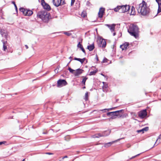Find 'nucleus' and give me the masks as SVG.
Segmentation results:
<instances>
[{"label":"nucleus","instance_id":"f257e3e1","mask_svg":"<svg viewBox=\"0 0 161 161\" xmlns=\"http://www.w3.org/2000/svg\"><path fill=\"white\" fill-rule=\"evenodd\" d=\"M136 8L138 13L143 16L147 15L150 12V9L147 6V3L143 0L136 6Z\"/></svg>","mask_w":161,"mask_h":161},{"label":"nucleus","instance_id":"f03ea898","mask_svg":"<svg viewBox=\"0 0 161 161\" xmlns=\"http://www.w3.org/2000/svg\"><path fill=\"white\" fill-rule=\"evenodd\" d=\"M37 16L38 18L41 19L45 23L48 22L49 19L51 18L50 13L45 10H42L38 12L37 13Z\"/></svg>","mask_w":161,"mask_h":161},{"label":"nucleus","instance_id":"7ed1b4c3","mask_svg":"<svg viewBox=\"0 0 161 161\" xmlns=\"http://www.w3.org/2000/svg\"><path fill=\"white\" fill-rule=\"evenodd\" d=\"M128 31L131 36L136 38L138 36L139 28L136 25H131L128 30Z\"/></svg>","mask_w":161,"mask_h":161},{"label":"nucleus","instance_id":"20e7f679","mask_svg":"<svg viewBox=\"0 0 161 161\" xmlns=\"http://www.w3.org/2000/svg\"><path fill=\"white\" fill-rule=\"evenodd\" d=\"M130 7L129 5H120L117 6L114 9L115 12H118L120 13H124L129 11L130 9Z\"/></svg>","mask_w":161,"mask_h":161},{"label":"nucleus","instance_id":"39448f33","mask_svg":"<svg viewBox=\"0 0 161 161\" xmlns=\"http://www.w3.org/2000/svg\"><path fill=\"white\" fill-rule=\"evenodd\" d=\"M123 109L120 110H118L114 112H109L107 113V115L108 116H111L112 117L109 119V120L111 119H113L116 118V117H115V115H116V114L117 113L119 112H123Z\"/></svg>","mask_w":161,"mask_h":161},{"label":"nucleus","instance_id":"423d86ee","mask_svg":"<svg viewBox=\"0 0 161 161\" xmlns=\"http://www.w3.org/2000/svg\"><path fill=\"white\" fill-rule=\"evenodd\" d=\"M41 5L44 9L47 11H49L51 10V8L50 6L48 4L45 2L44 0H42Z\"/></svg>","mask_w":161,"mask_h":161},{"label":"nucleus","instance_id":"0eeeda50","mask_svg":"<svg viewBox=\"0 0 161 161\" xmlns=\"http://www.w3.org/2000/svg\"><path fill=\"white\" fill-rule=\"evenodd\" d=\"M138 115L139 117L141 119L145 118L147 115L146 109L141 110L138 113Z\"/></svg>","mask_w":161,"mask_h":161},{"label":"nucleus","instance_id":"6e6552de","mask_svg":"<svg viewBox=\"0 0 161 161\" xmlns=\"http://www.w3.org/2000/svg\"><path fill=\"white\" fill-rule=\"evenodd\" d=\"M110 132V131H106L102 133H100L96 134L95 136V137L98 138L100 137L106 136L108 135L109 134Z\"/></svg>","mask_w":161,"mask_h":161},{"label":"nucleus","instance_id":"1a4fd4ad","mask_svg":"<svg viewBox=\"0 0 161 161\" xmlns=\"http://www.w3.org/2000/svg\"><path fill=\"white\" fill-rule=\"evenodd\" d=\"M100 43L99 44L98 46L100 47L105 48L106 45V42L105 40L104 39H100L99 40Z\"/></svg>","mask_w":161,"mask_h":161},{"label":"nucleus","instance_id":"9d476101","mask_svg":"<svg viewBox=\"0 0 161 161\" xmlns=\"http://www.w3.org/2000/svg\"><path fill=\"white\" fill-rule=\"evenodd\" d=\"M105 11V8H101L99 9V11L98 13V17L100 18H102L103 15Z\"/></svg>","mask_w":161,"mask_h":161},{"label":"nucleus","instance_id":"9b49d317","mask_svg":"<svg viewBox=\"0 0 161 161\" xmlns=\"http://www.w3.org/2000/svg\"><path fill=\"white\" fill-rule=\"evenodd\" d=\"M83 71V70L80 69H76L74 73V75L75 76H78L81 74Z\"/></svg>","mask_w":161,"mask_h":161},{"label":"nucleus","instance_id":"f8f14e48","mask_svg":"<svg viewBox=\"0 0 161 161\" xmlns=\"http://www.w3.org/2000/svg\"><path fill=\"white\" fill-rule=\"evenodd\" d=\"M158 4V8L157 11V14L161 12V0H156Z\"/></svg>","mask_w":161,"mask_h":161},{"label":"nucleus","instance_id":"ddd939ff","mask_svg":"<svg viewBox=\"0 0 161 161\" xmlns=\"http://www.w3.org/2000/svg\"><path fill=\"white\" fill-rule=\"evenodd\" d=\"M129 45V43L128 42H126L123 44L121 45L120 46V48H121L122 50H124L127 48Z\"/></svg>","mask_w":161,"mask_h":161},{"label":"nucleus","instance_id":"4468645a","mask_svg":"<svg viewBox=\"0 0 161 161\" xmlns=\"http://www.w3.org/2000/svg\"><path fill=\"white\" fill-rule=\"evenodd\" d=\"M106 26H107L109 29H110V30L111 31V32H112L113 31H114L115 29V25L114 24H112L111 25L107 24L106 25Z\"/></svg>","mask_w":161,"mask_h":161},{"label":"nucleus","instance_id":"2eb2a0df","mask_svg":"<svg viewBox=\"0 0 161 161\" xmlns=\"http://www.w3.org/2000/svg\"><path fill=\"white\" fill-rule=\"evenodd\" d=\"M53 4L56 7L60 5V0H53Z\"/></svg>","mask_w":161,"mask_h":161},{"label":"nucleus","instance_id":"dca6fc26","mask_svg":"<svg viewBox=\"0 0 161 161\" xmlns=\"http://www.w3.org/2000/svg\"><path fill=\"white\" fill-rule=\"evenodd\" d=\"M33 12L32 11L26 9L24 15L31 16L33 14Z\"/></svg>","mask_w":161,"mask_h":161},{"label":"nucleus","instance_id":"f3484780","mask_svg":"<svg viewBox=\"0 0 161 161\" xmlns=\"http://www.w3.org/2000/svg\"><path fill=\"white\" fill-rule=\"evenodd\" d=\"M94 45L93 43L87 46V49L89 51H91L93 50L94 48Z\"/></svg>","mask_w":161,"mask_h":161},{"label":"nucleus","instance_id":"a211bd4d","mask_svg":"<svg viewBox=\"0 0 161 161\" xmlns=\"http://www.w3.org/2000/svg\"><path fill=\"white\" fill-rule=\"evenodd\" d=\"M74 59L76 60H77L80 62L81 64H83L86 59L85 58H84L83 59L75 58Z\"/></svg>","mask_w":161,"mask_h":161},{"label":"nucleus","instance_id":"6ab92c4d","mask_svg":"<svg viewBox=\"0 0 161 161\" xmlns=\"http://www.w3.org/2000/svg\"><path fill=\"white\" fill-rule=\"evenodd\" d=\"M103 90L104 92H107L106 89L108 87V85L105 82H103Z\"/></svg>","mask_w":161,"mask_h":161},{"label":"nucleus","instance_id":"aec40b11","mask_svg":"<svg viewBox=\"0 0 161 161\" xmlns=\"http://www.w3.org/2000/svg\"><path fill=\"white\" fill-rule=\"evenodd\" d=\"M161 138V134L159 136H158V138L156 142H155V143L154 145V146L156 145H158V143L160 142V140Z\"/></svg>","mask_w":161,"mask_h":161},{"label":"nucleus","instance_id":"412c9836","mask_svg":"<svg viewBox=\"0 0 161 161\" xmlns=\"http://www.w3.org/2000/svg\"><path fill=\"white\" fill-rule=\"evenodd\" d=\"M135 14V8L134 7L132 6L131 9L130 14L134 15Z\"/></svg>","mask_w":161,"mask_h":161},{"label":"nucleus","instance_id":"4be33fe9","mask_svg":"<svg viewBox=\"0 0 161 161\" xmlns=\"http://www.w3.org/2000/svg\"><path fill=\"white\" fill-rule=\"evenodd\" d=\"M67 84V83L65 80L61 79V86H65Z\"/></svg>","mask_w":161,"mask_h":161},{"label":"nucleus","instance_id":"5701e85b","mask_svg":"<svg viewBox=\"0 0 161 161\" xmlns=\"http://www.w3.org/2000/svg\"><path fill=\"white\" fill-rule=\"evenodd\" d=\"M82 77L83 78V79L82 80V83L84 85H85L86 81L88 78L84 76H82Z\"/></svg>","mask_w":161,"mask_h":161},{"label":"nucleus","instance_id":"b1692460","mask_svg":"<svg viewBox=\"0 0 161 161\" xmlns=\"http://www.w3.org/2000/svg\"><path fill=\"white\" fill-rule=\"evenodd\" d=\"M113 143V142H109L107 143H105L104 144V147H109Z\"/></svg>","mask_w":161,"mask_h":161},{"label":"nucleus","instance_id":"393cba45","mask_svg":"<svg viewBox=\"0 0 161 161\" xmlns=\"http://www.w3.org/2000/svg\"><path fill=\"white\" fill-rule=\"evenodd\" d=\"M97 72V70H96L91 72L89 74L90 75H94Z\"/></svg>","mask_w":161,"mask_h":161},{"label":"nucleus","instance_id":"a878e982","mask_svg":"<svg viewBox=\"0 0 161 161\" xmlns=\"http://www.w3.org/2000/svg\"><path fill=\"white\" fill-rule=\"evenodd\" d=\"M19 10L20 12L23 13V14L24 15L25 14L26 9H25L23 8H20L19 9Z\"/></svg>","mask_w":161,"mask_h":161},{"label":"nucleus","instance_id":"bb28decb","mask_svg":"<svg viewBox=\"0 0 161 161\" xmlns=\"http://www.w3.org/2000/svg\"><path fill=\"white\" fill-rule=\"evenodd\" d=\"M62 32L68 36H70L72 35V34L69 33V31H68V32L63 31V32Z\"/></svg>","mask_w":161,"mask_h":161},{"label":"nucleus","instance_id":"cd10ccee","mask_svg":"<svg viewBox=\"0 0 161 161\" xmlns=\"http://www.w3.org/2000/svg\"><path fill=\"white\" fill-rule=\"evenodd\" d=\"M68 70L70 72L74 74L75 72V70L72 69L71 68L69 67L68 69Z\"/></svg>","mask_w":161,"mask_h":161},{"label":"nucleus","instance_id":"c85d7f7f","mask_svg":"<svg viewBox=\"0 0 161 161\" xmlns=\"http://www.w3.org/2000/svg\"><path fill=\"white\" fill-rule=\"evenodd\" d=\"M88 92H86L85 93V98L84 99L86 101H87L88 99Z\"/></svg>","mask_w":161,"mask_h":161},{"label":"nucleus","instance_id":"c756f323","mask_svg":"<svg viewBox=\"0 0 161 161\" xmlns=\"http://www.w3.org/2000/svg\"><path fill=\"white\" fill-rule=\"evenodd\" d=\"M57 86L58 87H59L60 86V79H59L57 81Z\"/></svg>","mask_w":161,"mask_h":161},{"label":"nucleus","instance_id":"7c9ffc66","mask_svg":"<svg viewBox=\"0 0 161 161\" xmlns=\"http://www.w3.org/2000/svg\"><path fill=\"white\" fill-rule=\"evenodd\" d=\"M81 17L85 18L86 16V13L85 12H83L81 14Z\"/></svg>","mask_w":161,"mask_h":161},{"label":"nucleus","instance_id":"2f4dec72","mask_svg":"<svg viewBox=\"0 0 161 161\" xmlns=\"http://www.w3.org/2000/svg\"><path fill=\"white\" fill-rule=\"evenodd\" d=\"M12 3L14 5V7H15L16 11L17 12L18 11V8H17V6L16 5V4H15V2L14 1H12Z\"/></svg>","mask_w":161,"mask_h":161},{"label":"nucleus","instance_id":"473e14b6","mask_svg":"<svg viewBox=\"0 0 161 161\" xmlns=\"http://www.w3.org/2000/svg\"><path fill=\"white\" fill-rule=\"evenodd\" d=\"M77 47H78L81 48V47H82L83 46L82 45L80 44V42H79L77 44Z\"/></svg>","mask_w":161,"mask_h":161},{"label":"nucleus","instance_id":"72a5a7b5","mask_svg":"<svg viewBox=\"0 0 161 161\" xmlns=\"http://www.w3.org/2000/svg\"><path fill=\"white\" fill-rule=\"evenodd\" d=\"M142 130H143V132H144V131H147L148 130V127H145L142 129Z\"/></svg>","mask_w":161,"mask_h":161},{"label":"nucleus","instance_id":"f704fd0d","mask_svg":"<svg viewBox=\"0 0 161 161\" xmlns=\"http://www.w3.org/2000/svg\"><path fill=\"white\" fill-rule=\"evenodd\" d=\"M122 112H119L117 113L116 114V115H115V116H119L120 117L122 116V114H120V113Z\"/></svg>","mask_w":161,"mask_h":161},{"label":"nucleus","instance_id":"c9c22d12","mask_svg":"<svg viewBox=\"0 0 161 161\" xmlns=\"http://www.w3.org/2000/svg\"><path fill=\"white\" fill-rule=\"evenodd\" d=\"M3 50L5 51L6 49L7 48V46L5 45L4 43H3Z\"/></svg>","mask_w":161,"mask_h":161},{"label":"nucleus","instance_id":"e433bc0d","mask_svg":"<svg viewBox=\"0 0 161 161\" xmlns=\"http://www.w3.org/2000/svg\"><path fill=\"white\" fill-rule=\"evenodd\" d=\"M107 60H108V59L106 58H104L103 59V60L102 62L103 63H106V62H107Z\"/></svg>","mask_w":161,"mask_h":161},{"label":"nucleus","instance_id":"4c0bfd02","mask_svg":"<svg viewBox=\"0 0 161 161\" xmlns=\"http://www.w3.org/2000/svg\"><path fill=\"white\" fill-rule=\"evenodd\" d=\"M113 108H108V109H104L101 110L100 111H103L105 110H107L108 111H109V110H112Z\"/></svg>","mask_w":161,"mask_h":161},{"label":"nucleus","instance_id":"58836bf2","mask_svg":"<svg viewBox=\"0 0 161 161\" xmlns=\"http://www.w3.org/2000/svg\"><path fill=\"white\" fill-rule=\"evenodd\" d=\"M65 4L64 0H61V5H64Z\"/></svg>","mask_w":161,"mask_h":161},{"label":"nucleus","instance_id":"ea45409f","mask_svg":"<svg viewBox=\"0 0 161 161\" xmlns=\"http://www.w3.org/2000/svg\"><path fill=\"white\" fill-rule=\"evenodd\" d=\"M80 49L85 54H86V51L83 48V47H81V48Z\"/></svg>","mask_w":161,"mask_h":161},{"label":"nucleus","instance_id":"a19ab883","mask_svg":"<svg viewBox=\"0 0 161 161\" xmlns=\"http://www.w3.org/2000/svg\"><path fill=\"white\" fill-rule=\"evenodd\" d=\"M75 2V0H71V6L73 5Z\"/></svg>","mask_w":161,"mask_h":161},{"label":"nucleus","instance_id":"79ce46f5","mask_svg":"<svg viewBox=\"0 0 161 161\" xmlns=\"http://www.w3.org/2000/svg\"><path fill=\"white\" fill-rule=\"evenodd\" d=\"M58 69H56L54 70V71L55 73H58V70L59 69V68H58Z\"/></svg>","mask_w":161,"mask_h":161},{"label":"nucleus","instance_id":"37998d69","mask_svg":"<svg viewBox=\"0 0 161 161\" xmlns=\"http://www.w3.org/2000/svg\"><path fill=\"white\" fill-rule=\"evenodd\" d=\"M137 132H138V133H140V132H142V133H143V130H142V129H141V130H138L137 131Z\"/></svg>","mask_w":161,"mask_h":161},{"label":"nucleus","instance_id":"c03bdc74","mask_svg":"<svg viewBox=\"0 0 161 161\" xmlns=\"http://www.w3.org/2000/svg\"><path fill=\"white\" fill-rule=\"evenodd\" d=\"M96 58V60H97V61H98L99 60L98 57V56H97V54H96V58Z\"/></svg>","mask_w":161,"mask_h":161},{"label":"nucleus","instance_id":"a18cd8bd","mask_svg":"<svg viewBox=\"0 0 161 161\" xmlns=\"http://www.w3.org/2000/svg\"><path fill=\"white\" fill-rule=\"evenodd\" d=\"M91 3L89 1H87L86 3V5L89 6L90 5Z\"/></svg>","mask_w":161,"mask_h":161},{"label":"nucleus","instance_id":"49530a36","mask_svg":"<svg viewBox=\"0 0 161 161\" xmlns=\"http://www.w3.org/2000/svg\"><path fill=\"white\" fill-rule=\"evenodd\" d=\"M6 142H0V145H2L3 144H4Z\"/></svg>","mask_w":161,"mask_h":161},{"label":"nucleus","instance_id":"de8ad7c7","mask_svg":"<svg viewBox=\"0 0 161 161\" xmlns=\"http://www.w3.org/2000/svg\"><path fill=\"white\" fill-rule=\"evenodd\" d=\"M140 154H138L135 155L134 156H133L130 159H132V158H135V157H136L137 156L139 155Z\"/></svg>","mask_w":161,"mask_h":161},{"label":"nucleus","instance_id":"09e8293b","mask_svg":"<svg viewBox=\"0 0 161 161\" xmlns=\"http://www.w3.org/2000/svg\"><path fill=\"white\" fill-rule=\"evenodd\" d=\"M46 154H48V155H51V154H53V153H46Z\"/></svg>","mask_w":161,"mask_h":161},{"label":"nucleus","instance_id":"8fccbe9b","mask_svg":"<svg viewBox=\"0 0 161 161\" xmlns=\"http://www.w3.org/2000/svg\"><path fill=\"white\" fill-rule=\"evenodd\" d=\"M127 147L129 148L131 146V145H130V144H128L127 145Z\"/></svg>","mask_w":161,"mask_h":161},{"label":"nucleus","instance_id":"3c124183","mask_svg":"<svg viewBox=\"0 0 161 161\" xmlns=\"http://www.w3.org/2000/svg\"><path fill=\"white\" fill-rule=\"evenodd\" d=\"M25 46L26 49H28V47L27 45H25Z\"/></svg>","mask_w":161,"mask_h":161},{"label":"nucleus","instance_id":"603ef678","mask_svg":"<svg viewBox=\"0 0 161 161\" xmlns=\"http://www.w3.org/2000/svg\"><path fill=\"white\" fill-rule=\"evenodd\" d=\"M67 156H64V157H63L62 158V159H64V158H67Z\"/></svg>","mask_w":161,"mask_h":161},{"label":"nucleus","instance_id":"864d4df0","mask_svg":"<svg viewBox=\"0 0 161 161\" xmlns=\"http://www.w3.org/2000/svg\"><path fill=\"white\" fill-rule=\"evenodd\" d=\"M72 58V57L70 56V57L69 58L70 59V61H71V59Z\"/></svg>","mask_w":161,"mask_h":161},{"label":"nucleus","instance_id":"5fc2aeb1","mask_svg":"<svg viewBox=\"0 0 161 161\" xmlns=\"http://www.w3.org/2000/svg\"><path fill=\"white\" fill-rule=\"evenodd\" d=\"M113 36H114L116 35V33H115V32H114V33H113Z\"/></svg>","mask_w":161,"mask_h":161},{"label":"nucleus","instance_id":"6e6d98bb","mask_svg":"<svg viewBox=\"0 0 161 161\" xmlns=\"http://www.w3.org/2000/svg\"><path fill=\"white\" fill-rule=\"evenodd\" d=\"M22 161H25V159H23L22 160Z\"/></svg>","mask_w":161,"mask_h":161},{"label":"nucleus","instance_id":"4d7b16f0","mask_svg":"<svg viewBox=\"0 0 161 161\" xmlns=\"http://www.w3.org/2000/svg\"><path fill=\"white\" fill-rule=\"evenodd\" d=\"M86 88L85 86H84V87H83V89H84V88Z\"/></svg>","mask_w":161,"mask_h":161},{"label":"nucleus","instance_id":"13d9d810","mask_svg":"<svg viewBox=\"0 0 161 161\" xmlns=\"http://www.w3.org/2000/svg\"><path fill=\"white\" fill-rule=\"evenodd\" d=\"M55 85H53V86H55Z\"/></svg>","mask_w":161,"mask_h":161},{"label":"nucleus","instance_id":"bf43d9fd","mask_svg":"<svg viewBox=\"0 0 161 161\" xmlns=\"http://www.w3.org/2000/svg\"><path fill=\"white\" fill-rule=\"evenodd\" d=\"M102 75H103L104 76V75H103V74H102Z\"/></svg>","mask_w":161,"mask_h":161}]
</instances>
